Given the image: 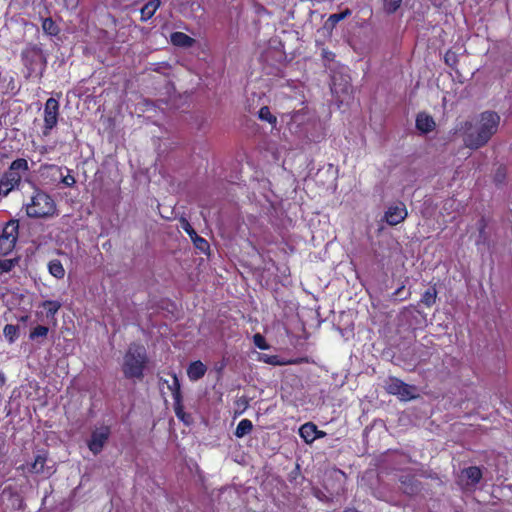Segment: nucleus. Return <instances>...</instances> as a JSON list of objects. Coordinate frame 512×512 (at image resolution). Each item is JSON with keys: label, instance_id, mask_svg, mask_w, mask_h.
Segmentation results:
<instances>
[{"label": "nucleus", "instance_id": "nucleus-1", "mask_svg": "<svg viewBox=\"0 0 512 512\" xmlns=\"http://www.w3.org/2000/svg\"><path fill=\"white\" fill-rule=\"evenodd\" d=\"M500 124V116L494 111H484L479 116L475 130H472V123L466 121L463 128L464 144L470 149H478L485 146L492 136L497 132Z\"/></svg>", "mask_w": 512, "mask_h": 512}, {"label": "nucleus", "instance_id": "nucleus-2", "mask_svg": "<svg viewBox=\"0 0 512 512\" xmlns=\"http://www.w3.org/2000/svg\"><path fill=\"white\" fill-rule=\"evenodd\" d=\"M23 209L30 219H49L58 215L55 200L47 192L37 187L24 202Z\"/></svg>", "mask_w": 512, "mask_h": 512}, {"label": "nucleus", "instance_id": "nucleus-3", "mask_svg": "<svg viewBox=\"0 0 512 512\" xmlns=\"http://www.w3.org/2000/svg\"><path fill=\"white\" fill-rule=\"evenodd\" d=\"M148 362L146 348L142 344L131 343L123 356L121 369L124 377L141 381Z\"/></svg>", "mask_w": 512, "mask_h": 512}, {"label": "nucleus", "instance_id": "nucleus-4", "mask_svg": "<svg viewBox=\"0 0 512 512\" xmlns=\"http://www.w3.org/2000/svg\"><path fill=\"white\" fill-rule=\"evenodd\" d=\"M21 62L26 69L25 78L41 79L47 67V57L38 44H27L20 54Z\"/></svg>", "mask_w": 512, "mask_h": 512}, {"label": "nucleus", "instance_id": "nucleus-5", "mask_svg": "<svg viewBox=\"0 0 512 512\" xmlns=\"http://www.w3.org/2000/svg\"><path fill=\"white\" fill-rule=\"evenodd\" d=\"M385 391L393 396H397L400 401H410L418 397L417 388L414 385H409L401 379L390 376L385 381Z\"/></svg>", "mask_w": 512, "mask_h": 512}, {"label": "nucleus", "instance_id": "nucleus-6", "mask_svg": "<svg viewBox=\"0 0 512 512\" xmlns=\"http://www.w3.org/2000/svg\"><path fill=\"white\" fill-rule=\"evenodd\" d=\"M19 236V220L10 219L0 228V255L6 256L15 248Z\"/></svg>", "mask_w": 512, "mask_h": 512}, {"label": "nucleus", "instance_id": "nucleus-7", "mask_svg": "<svg viewBox=\"0 0 512 512\" xmlns=\"http://www.w3.org/2000/svg\"><path fill=\"white\" fill-rule=\"evenodd\" d=\"M59 116V102L50 97L46 100L44 106V126L42 129L43 136H49L52 129H54L58 123Z\"/></svg>", "mask_w": 512, "mask_h": 512}, {"label": "nucleus", "instance_id": "nucleus-8", "mask_svg": "<svg viewBox=\"0 0 512 512\" xmlns=\"http://www.w3.org/2000/svg\"><path fill=\"white\" fill-rule=\"evenodd\" d=\"M110 434L111 429L109 426H101L92 431L91 437L87 443L89 450L94 455H98L103 450Z\"/></svg>", "mask_w": 512, "mask_h": 512}, {"label": "nucleus", "instance_id": "nucleus-9", "mask_svg": "<svg viewBox=\"0 0 512 512\" xmlns=\"http://www.w3.org/2000/svg\"><path fill=\"white\" fill-rule=\"evenodd\" d=\"M29 171L28 161L24 158H17L10 163L4 173L21 186L22 180L28 176Z\"/></svg>", "mask_w": 512, "mask_h": 512}, {"label": "nucleus", "instance_id": "nucleus-10", "mask_svg": "<svg viewBox=\"0 0 512 512\" xmlns=\"http://www.w3.org/2000/svg\"><path fill=\"white\" fill-rule=\"evenodd\" d=\"M408 216V211L403 202L391 205L387 208L384 214V220L390 226H396L403 222Z\"/></svg>", "mask_w": 512, "mask_h": 512}, {"label": "nucleus", "instance_id": "nucleus-11", "mask_svg": "<svg viewBox=\"0 0 512 512\" xmlns=\"http://www.w3.org/2000/svg\"><path fill=\"white\" fill-rule=\"evenodd\" d=\"M436 123L433 117L425 112H420L416 116V128L423 134H427L435 129Z\"/></svg>", "mask_w": 512, "mask_h": 512}, {"label": "nucleus", "instance_id": "nucleus-12", "mask_svg": "<svg viewBox=\"0 0 512 512\" xmlns=\"http://www.w3.org/2000/svg\"><path fill=\"white\" fill-rule=\"evenodd\" d=\"M207 372V366L200 360L191 362L187 367V376L190 381H198Z\"/></svg>", "mask_w": 512, "mask_h": 512}, {"label": "nucleus", "instance_id": "nucleus-13", "mask_svg": "<svg viewBox=\"0 0 512 512\" xmlns=\"http://www.w3.org/2000/svg\"><path fill=\"white\" fill-rule=\"evenodd\" d=\"M47 462V455L45 453L36 455L34 461L27 465L28 472L31 474H46L51 475L49 470L45 471V464Z\"/></svg>", "mask_w": 512, "mask_h": 512}, {"label": "nucleus", "instance_id": "nucleus-14", "mask_svg": "<svg viewBox=\"0 0 512 512\" xmlns=\"http://www.w3.org/2000/svg\"><path fill=\"white\" fill-rule=\"evenodd\" d=\"M20 185L3 173L0 177V199L7 197L12 191L18 190Z\"/></svg>", "mask_w": 512, "mask_h": 512}, {"label": "nucleus", "instance_id": "nucleus-15", "mask_svg": "<svg viewBox=\"0 0 512 512\" xmlns=\"http://www.w3.org/2000/svg\"><path fill=\"white\" fill-rule=\"evenodd\" d=\"M462 475L468 480L467 485H477L483 476L482 470L478 466H469L462 470Z\"/></svg>", "mask_w": 512, "mask_h": 512}, {"label": "nucleus", "instance_id": "nucleus-16", "mask_svg": "<svg viewBox=\"0 0 512 512\" xmlns=\"http://www.w3.org/2000/svg\"><path fill=\"white\" fill-rule=\"evenodd\" d=\"M161 6V0H150L141 9V21L146 22L150 20Z\"/></svg>", "mask_w": 512, "mask_h": 512}, {"label": "nucleus", "instance_id": "nucleus-17", "mask_svg": "<svg viewBox=\"0 0 512 512\" xmlns=\"http://www.w3.org/2000/svg\"><path fill=\"white\" fill-rule=\"evenodd\" d=\"M170 41L174 46L188 48L194 44L195 39H193L192 37H190L189 35H187L183 32L177 31V32L171 33Z\"/></svg>", "mask_w": 512, "mask_h": 512}, {"label": "nucleus", "instance_id": "nucleus-18", "mask_svg": "<svg viewBox=\"0 0 512 512\" xmlns=\"http://www.w3.org/2000/svg\"><path fill=\"white\" fill-rule=\"evenodd\" d=\"M316 424L306 422L299 428V435L305 443L311 444L315 441Z\"/></svg>", "mask_w": 512, "mask_h": 512}, {"label": "nucleus", "instance_id": "nucleus-19", "mask_svg": "<svg viewBox=\"0 0 512 512\" xmlns=\"http://www.w3.org/2000/svg\"><path fill=\"white\" fill-rule=\"evenodd\" d=\"M170 375L172 378L171 383H168L167 380H163L162 378L160 379V382L167 384V388L171 391L174 401L183 399L179 378L177 377L176 373H174V372H172Z\"/></svg>", "mask_w": 512, "mask_h": 512}, {"label": "nucleus", "instance_id": "nucleus-20", "mask_svg": "<svg viewBox=\"0 0 512 512\" xmlns=\"http://www.w3.org/2000/svg\"><path fill=\"white\" fill-rule=\"evenodd\" d=\"M49 273L56 279H63L65 276V269L58 259H53L48 263Z\"/></svg>", "mask_w": 512, "mask_h": 512}, {"label": "nucleus", "instance_id": "nucleus-21", "mask_svg": "<svg viewBox=\"0 0 512 512\" xmlns=\"http://www.w3.org/2000/svg\"><path fill=\"white\" fill-rule=\"evenodd\" d=\"M253 430V423L251 420L249 419H242L235 431H234V435L237 437V438H243L244 436L248 435L249 433H251Z\"/></svg>", "mask_w": 512, "mask_h": 512}, {"label": "nucleus", "instance_id": "nucleus-22", "mask_svg": "<svg viewBox=\"0 0 512 512\" xmlns=\"http://www.w3.org/2000/svg\"><path fill=\"white\" fill-rule=\"evenodd\" d=\"M3 335L10 344L14 343L19 337V326L6 324L3 328Z\"/></svg>", "mask_w": 512, "mask_h": 512}, {"label": "nucleus", "instance_id": "nucleus-23", "mask_svg": "<svg viewBox=\"0 0 512 512\" xmlns=\"http://www.w3.org/2000/svg\"><path fill=\"white\" fill-rule=\"evenodd\" d=\"M42 29L49 36H56L60 32L58 25L51 17L43 19Z\"/></svg>", "mask_w": 512, "mask_h": 512}, {"label": "nucleus", "instance_id": "nucleus-24", "mask_svg": "<svg viewBox=\"0 0 512 512\" xmlns=\"http://www.w3.org/2000/svg\"><path fill=\"white\" fill-rule=\"evenodd\" d=\"M9 494V500L12 501L15 510H21L24 507V500L21 495L12 488H6L4 494Z\"/></svg>", "mask_w": 512, "mask_h": 512}, {"label": "nucleus", "instance_id": "nucleus-25", "mask_svg": "<svg viewBox=\"0 0 512 512\" xmlns=\"http://www.w3.org/2000/svg\"><path fill=\"white\" fill-rule=\"evenodd\" d=\"M436 299H437V289L435 286H431L429 287L423 294H422V297H421V302L426 306V307H431L433 304H435L436 302Z\"/></svg>", "mask_w": 512, "mask_h": 512}, {"label": "nucleus", "instance_id": "nucleus-26", "mask_svg": "<svg viewBox=\"0 0 512 512\" xmlns=\"http://www.w3.org/2000/svg\"><path fill=\"white\" fill-rule=\"evenodd\" d=\"M42 307L46 310L47 318H54L61 308V303L57 300H46L42 303Z\"/></svg>", "mask_w": 512, "mask_h": 512}, {"label": "nucleus", "instance_id": "nucleus-27", "mask_svg": "<svg viewBox=\"0 0 512 512\" xmlns=\"http://www.w3.org/2000/svg\"><path fill=\"white\" fill-rule=\"evenodd\" d=\"M173 407L177 418L182 422L189 424L191 416L184 411L183 399L174 401Z\"/></svg>", "mask_w": 512, "mask_h": 512}, {"label": "nucleus", "instance_id": "nucleus-28", "mask_svg": "<svg viewBox=\"0 0 512 512\" xmlns=\"http://www.w3.org/2000/svg\"><path fill=\"white\" fill-rule=\"evenodd\" d=\"M49 333V328L43 325H37L30 330L29 339L32 341H38L39 338L45 339Z\"/></svg>", "mask_w": 512, "mask_h": 512}, {"label": "nucleus", "instance_id": "nucleus-29", "mask_svg": "<svg viewBox=\"0 0 512 512\" xmlns=\"http://www.w3.org/2000/svg\"><path fill=\"white\" fill-rule=\"evenodd\" d=\"M258 117L262 121H266L269 124L275 126L277 123V118L274 116L268 106H263L260 108L258 112Z\"/></svg>", "mask_w": 512, "mask_h": 512}, {"label": "nucleus", "instance_id": "nucleus-30", "mask_svg": "<svg viewBox=\"0 0 512 512\" xmlns=\"http://www.w3.org/2000/svg\"><path fill=\"white\" fill-rule=\"evenodd\" d=\"M402 0H383V10L387 14L395 13L401 6Z\"/></svg>", "mask_w": 512, "mask_h": 512}, {"label": "nucleus", "instance_id": "nucleus-31", "mask_svg": "<svg viewBox=\"0 0 512 512\" xmlns=\"http://www.w3.org/2000/svg\"><path fill=\"white\" fill-rule=\"evenodd\" d=\"M350 14H351V11L348 8H346L344 11H342L340 13L331 14L329 16L327 22L330 23L332 26H335L337 23L344 20Z\"/></svg>", "mask_w": 512, "mask_h": 512}, {"label": "nucleus", "instance_id": "nucleus-32", "mask_svg": "<svg viewBox=\"0 0 512 512\" xmlns=\"http://www.w3.org/2000/svg\"><path fill=\"white\" fill-rule=\"evenodd\" d=\"M458 56L456 52L452 51L451 49L447 50L444 55V62L447 66H449L452 69H455L458 64Z\"/></svg>", "mask_w": 512, "mask_h": 512}, {"label": "nucleus", "instance_id": "nucleus-33", "mask_svg": "<svg viewBox=\"0 0 512 512\" xmlns=\"http://www.w3.org/2000/svg\"><path fill=\"white\" fill-rule=\"evenodd\" d=\"M192 241L195 245V247L200 250L201 252H207L210 248V245L209 243L207 242L206 239L202 238L201 236H199L198 234H195L194 237H192Z\"/></svg>", "mask_w": 512, "mask_h": 512}, {"label": "nucleus", "instance_id": "nucleus-34", "mask_svg": "<svg viewBox=\"0 0 512 512\" xmlns=\"http://www.w3.org/2000/svg\"><path fill=\"white\" fill-rule=\"evenodd\" d=\"M15 266L14 260L4 259L0 260V274L10 272Z\"/></svg>", "mask_w": 512, "mask_h": 512}, {"label": "nucleus", "instance_id": "nucleus-35", "mask_svg": "<svg viewBox=\"0 0 512 512\" xmlns=\"http://www.w3.org/2000/svg\"><path fill=\"white\" fill-rule=\"evenodd\" d=\"M486 227H487V222H486V219L484 217H481L480 220L478 221V231H479V241H482L484 242L486 240Z\"/></svg>", "mask_w": 512, "mask_h": 512}, {"label": "nucleus", "instance_id": "nucleus-36", "mask_svg": "<svg viewBox=\"0 0 512 512\" xmlns=\"http://www.w3.org/2000/svg\"><path fill=\"white\" fill-rule=\"evenodd\" d=\"M253 342H254L255 346L261 350H266L269 347L264 336H262L259 333L255 334L253 336Z\"/></svg>", "mask_w": 512, "mask_h": 512}, {"label": "nucleus", "instance_id": "nucleus-37", "mask_svg": "<svg viewBox=\"0 0 512 512\" xmlns=\"http://www.w3.org/2000/svg\"><path fill=\"white\" fill-rule=\"evenodd\" d=\"M404 290H405V285H401L399 288H397L395 290V292L392 294V296L395 299L406 300L410 297L411 292H407V294L405 296H402V293L404 292Z\"/></svg>", "mask_w": 512, "mask_h": 512}, {"label": "nucleus", "instance_id": "nucleus-38", "mask_svg": "<svg viewBox=\"0 0 512 512\" xmlns=\"http://www.w3.org/2000/svg\"><path fill=\"white\" fill-rule=\"evenodd\" d=\"M61 183L67 187H73L76 183L75 177L68 173L66 176H63L61 179Z\"/></svg>", "mask_w": 512, "mask_h": 512}, {"label": "nucleus", "instance_id": "nucleus-39", "mask_svg": "<svg viewBox=\"0 0 512 512\" xmlns=\"http://www.w3.org/2000/svg\"><path fill=\"white\" fill-rule=\"evenodd\" d=\"M182 228L184 229V231L192 238L195 236L196 231L193 229V227L190 225V223L188 221H185L183 224H182Z\"/></svg>", "mask_w": 512, "mask_h": 512}, {"label": "nucleus", "instance_id": "nucleus-40", "mask_svg": "<svg viewBox=\"0 0 512 512\" xmlns=\"http://www.w3.org/2000/svg\"><path fill=\"white\" fill-rule=\"evenodd\" d=\"M505 178V168L504 167H500L498 168V170L496 171V174H495V181L497 183H501L503 182Z\"/></svg>", "mask_w": 512, "mask_h": 512}, {"label": "nucleus", "instance_id": "nucleus-41", "mask_svg": "<svg viewBox=\"0 0 512 512\" xmlns=\"http://www.w3.org/2000/svg\"><path fill=\"white\" fill-rule=\"evenodd\" d=\"M326 436V432L325 431H322V430H319L318 427L316 426V431H315V440L316 439H321V438H324Z\"/></svg>", "mask_w": 512, "mask_h": 512}, {"label": "nucleus", "instance_id": "nucleus-42", "mask_svg": "<svg viewBox=\"0 0 512 512\" xmlns=\"http://www.w3.org/2000/svg\"><path fill=\"white\" fill-rule=\"evenodd\" d=\"M6 378L3 372L0 371V386L5 384Z\"/></svg>", "mask_w": 512, "mask_h": 512}, {"label": "nucleus", "instance_id": "nucleus-43", "mask_svg": "<svg viewBox=\"0 0 512 512\" xmlns=\"http://www.w3.org/2000/svg\"><path fill=\"white\" fill-rule=\"evenodd\" d=\"M416 490H417V488H414V485H413V484H411L409 491H406V493H408V494H413V493H415V492H416Z\"/></svg>", "mask_w": 512, "mask_h": 512}, {"label": "nucleus", "instance_id": "nucleus-44", "mask_svg": "<svg viewBox=\"0 0 512 512\" xmlns=\"http://www.w3.org/2000/svg\"><path fill=\"white\" fill-rule=\"evenodd\" d=\"M343 512H357V510L352 508H346Z\"/></svg>", "mask_w": 512, "mask_h": 512}, {"label": "nucleus", "instance_id": "nucleus-45", "mask_svg": "<svg viewBox=\"0 0 512 512\" xmlns=\"http://www.w3.org/2000/svg\"><path fill=\"white\" fill-rule=\"evenodd\" d=\"M27 319H28V316H22L20 320L21 321H26Z\"/></svg>", "mask_w": 512, "mask_h": 512}, {"label": "nucleus", "instance_id": "nucleus-46", "mask_svg": "<svg viewBox=\"0 0 512 512\" xmlns=\"http://www.w3.org/2000/svg\"><path fill=\"white\" fill-rule=\"evenodd\" d=\"M290 363H294V364H297V363H300V361H298V360H295V361H291Z\"/></svg>", "mask_w": 512, "mask_h": 512}, {"label": "nucleus", "instance_id": "nucleus-47", "mask_svg": "<svg viewBox=\"0 0 512 512\" xmlns=\"http://www.w3.org/2000/svg\"><path fill=\"white\" fill-rule=\"evenodd\" d=\"M24 468H25V466H24V465H21L20 467H18V470H19V469H24Z\"/></svg>", "mask_w": 512, "mask_h": 512}]
</instances>
